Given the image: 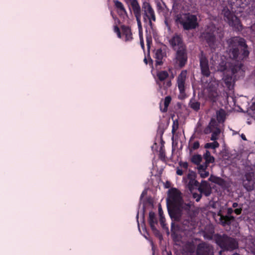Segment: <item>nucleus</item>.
Returning <instances> with one entry per match:
<instances>
[{
    "label": "nucleus",
    "instance_id": "nucleus-50",
    "mask_svg": "<svg viewBox=\"0 0 255 255\" xmlns=\"http://www.w3.org/2000/svg\"><path fill=\"white\" fill-rule=\"evenodd\" d=\"M139 38H140V43L141 46L142 48L143 49H144V42H143L142 34H140Z\"/></svg>",
    "mask_w": 255,
    "mask_h": 255
},
{
    "label": "nucleus",
    "instance_id": "nucleus-55",
    "mask_svg": "<svg viewBox=\"0 0 255 255\" xmlns=\"http://www.w3.org/2000/svg\"><path fill=\"white\" fill-rule=\"evenodd\" d=\"M251 109L253 111H255V102L251 106Z\"/></svg>",
    "mask_w": 255,
    "mask_h": 255
},
{
    "label": "nucleus",
    "instance_id": "nucleus-47",
    "mask_svg": "<svg viewBox=\"0 0 255 255\" xmlns=\"http://www.w3.org/2000/svg\"><path fill=\"white\" fill-rule=\"evenodd\" d=\"M198 166L197 169L198 172L202 171V170H206V165H203L202 164L199 163V165H197Z\"/></svg>",
    "mask_w": 255,
    "mask_h": 255
},
{
    "label": "nucleus",
    "instance_id": "nucleus-43",
    "mask_svg": "<svg viewBox=\"0 0 255 255\" xmlns=\"http://www.w3.org/2000/svg\"><path fill=\"white\" fill-rule=\"evenodd\" d=\"M232 77L231 76H227L225 79V82L227 86H230L232 84Z\"/></svg>",
    "mask_w": 255,
    "mask_h": 255
},
{
    "label": "nucleus",
    "instance_id": "nucleus-42",
    "mask_svg": "<svg viewBox=\"0 0 255 255\" xmlns=\"http://www.w3.org/2000/svg\"><path fill=\"white\" fill-rule=\"evenodd\" d=\"M178 128V122L177 120L173 121V124L172 126V132L174 133Z\"/></svg>",
    "mask_w": 255,
    "mask_h": 255
},
{
    "label": "nucleus",
    "instance_id": "nucleus-49",
    "mask_svg": "<svg viewBox=\"0 0 255 255\" xmlns=\"http://www.w3.org/2000/svg\"><path fill=\"white\" fill-rule=\"evenodd\" d=\"M242 207H240L239 208H236L234 210V212L237 215H240L242 213Z\"/></svg>",
    "mask_w": 255,
    "mask_h": 255
},
{
    "label": "nucleus",
    "instance_id": "nucleus-61",
    "mask_svg": "<svg viewBox=\"0 0 255 255\" xmlns=\"http://www.w3.org/2000/svg\"><path fill=\"white\" fill-rule=\"evenodd\" d=\"M216 112H225L224 111V110H223L222 109H220L219 110H218Z\"/></svg>",
    "mask_w": 255,
    "mask_h": 255
},
{
    "label": "nucleus",
    "instance_id": "nucleus-44",
    "mask_svg": "<svg viewBox=\"0 0 255 255\" xmlns=\"http://www.w3.org/2000/svg\"><path fill=\"white\" fill-rule=\"evenodd\" d=\"M182 108V104L180 102H177L174 105V108L172 112L175 111H178L181 109Z\"/></svg>",
    "mask_w": 255,
    "mask_h": 255
},
{
    "label": "nucleus",
    "instance_id": "nucleus-31",
    "mask_svg": "<svg viewBox=\"0 0 255 255\" xmlns=\"http://www.w3.org/2000/svg\"><path fill=\"white\" fill-rule=\"evenodd\" d=\"M114 2L115 6L117 9H119L120 10L124 12H126V9L125 8V7L122 2L118 0H115Z\"/></svg>",
    "mask_w": 255,
    "mask_h": 255
},
{
    "label": "nucleus",
    "instance_id": "nucleus-1",
    "mask_svg": "<svg viewBox=\"0 0 255 255\" xmlns=\"http://www.w3.org/2000/svg\"><path fill=\"white\" fill-rule=\"evenodd\" d=\"M228 2L231 10L228 7H224L222 11L225 21L235 30L241 31L243 29V25L240 19L234 13L236 12V8L246 7L249 4V0H228Z\"/></svg>",
    "mask_w": 255,
    "mask_h": 255
},
{
    "label": "nucleus",
    "instance_id": "nucleus-23",
    "mask_svg": "<svg viewBox=\"0 0 255 255\" xmlns=\"http://www.w3.org/2000/svg\"><path fill=\"white\" fill-rule=\"evenodd\" d=\"M245 118L247 120L248 125L251 124L252 121H255V113H244Z\"/></svg>",
    "mask_w": 255,
    "mask_h": 255
},
{
    "label": "nucleus",
    "instance_id": "nucleus-35",
    "mask_svg": "<svg viewBox=\"0 0 255 255\" xmlns=\"http://www.w3.org/2000/svg\"><path fill=\"white\" fill-rule=\"evenodd\" d=\"M254 174L253 172L246 173L245 175V180L254 181Z\"/></svg>",
    "mask_w": 255,
    "mask_h": 255
},
{
    "label": "nucleus",
    "instance_id": "nucleus-13",
    "mask_svg": "<svg viewBox=\"0 0 255 255\" xmlns=\"http://www.w3.org/2000/svg\"><path fill=\"white\" fill-rule=\"evenodd\" d=\"M169 43L174 51L186 48L181 36L177 34L169 40Z\"/></svg>",
    "mask_w": 255,
    "mask_h": 255
},
{
    "label": "nucleus",
    "instance_id": "nucleus-28",
    "mask_svg": "<svg viewBox=\"0 0 255 255\" xmlns=\"http://www.w3.org/2000/svg\"><path fill=\"white\" fill-rule=\"evenodd\" d=\"M189 104L190 107L195 111H197L200 109V103L199 102L195 101L194 99H191Z\"/></svg>",
    "mask_w": 255,
    "mask_h": 255
},
{
    "label": "nucleus",
    "instance_id": "nucleus-59",
    "mask_svg": "<svg viewBox=\"0 0 255 255\" xmlns=\"http://www.w3.org/2000/svg\"><path fill=\"white\" fill-rule=\"evenodd\" d=\"M144 63H145L146 64H147L148 63L147 60V59H146V57H145V58H144Z\"/></svg>",
    "mask_w": 255,
    "mask_h": 255
},
{
    "label": "nucleus",
    "instance_id": "nucleus-41",
    "mask_svg": "<svg viewBox=\"0 0 255 255\" xmlns=\"http://www.w3.org/2000/svg\"><path fill=\"white\" fill-rule=\"evenodd\" d=\"M198 173L200 174L201 177L203 178L208 177L209 175V172L206 171V170H202V171H199Z\"/></svg>",
    "mask_w": 255,
    "mask_h": 255
},
{
    "label": "nucleus",
    "instance_id": "nucleus-4",
    "mask_svg": "<svg viewBox=\"0 0 255 255\" xmlns=\"http://www.w3.org/2000/svg\"><path fill=\"white\" fill-rule=\"evenodd\" d=\"M175 21L176 23L180 24L185 30L195 29L199 25L197 16L190 13L177 14Z\"/></svg>",
    "mask_w": 255,
    "mask_h": 255
},
{
    "label": "nucleus",
    "instance_id": "nucleus-46",
    "mask_svg": "<svg viewBox=\"0 0 255 255\" xmlns=\"http://www.w3.org/2000/svg\"><path fill=\"white\" fill-rule=\"evenodd\" d=\"M197 187L208 188L209 187L208 186V183L207 181L202 180L201 184H199Z\"/></svg>",
    "mask_w": 255,
    "mask_h": 255
},
{
    "label": "nucleus",
    "instance_id": "nucleus-12",
    "mask_svg": "<svg viewBox=\"0 0 255 255\" xmlns=\"http://www.w3.org/2000/svg\"><path fill=\"white\" fill-rule=\"evenodd\" d=\"M131 6L137 21L139 35L142 34L141 32L142 25L141 22V9L139 4L137 0H132L131 2Z\"/></svg>",
    "mask_w": 255,
    "mask_h": 255
},
{
    "label": "nucleus",
    "instance_id": "nucleus-30",
    "mask_svg": "<svg viewBox=\"0 0 255 255\" xmlns=\"http://www.w3.org/2000/svg\"><path fill=\"white\" fill-rule=\"evenodd\" d=\"M221 132V130L220 128H216V129H214V130L212 132V135L211 137V140L213 141H216L218 138V135Z\"/></svg>",
    "mask_w": 255,
    "mask_h": 255
},
{
    "label": "nucleus",
    "instance_id": "nucleus-6",
    "mask_svg": "<svg viewBox=\"0 0 255 255\" xmlns=\"http://www.w3.org/2000/svg\"><path fill=\"white\" fill-rule=\"evenodd\" d=\"M217 31L215 26L208 27L206 30L201 34V37L205 41L211 50H215L218 41L216 38Z\"/></svg>",
    "mask_w": 255,
    "mask_h": 255
},
{
    "label": "nucleus",
    "instance_id": "nucleus-17",
    "mask_svg": "<svg viewBox=\"0 0 255 255\" xmlns=\"http://www.w3.org/2000/svg\"><path fill=\"white\" fill-rule=\"evenodd\" d=\"M148 223L153 233L155 235H158L159 234V231L155 227V225L157 224V220L155 216V214L152 211L149 213Z\"/></svg>",
    "mask_w": 255,
    "mask_h": 255
},
{
    "label": "nucleus",
    "instance_id": "nucleus-3",
    "mask_svg": "<svg viewBox=\"0 0 255 255\" xmlns=\"http://www.w3.org/2000/svg\"><path fill=\"white\" fill-rule=\"evenodd\" d=\"M181 192L175 188L168 190L167 206L168 214L172 221H178L180 216V207L183 202Z\"/></svg>",
    "mask_w": 255,
    "mask_h": 255
},
{
    "label": "nucleus",
    "instance_id": "nucleus-26",
    "mask_svg": "<svg viewBox=\"0 0 255 255\" xmlns=\"http://www.w3.org/2000/svg\"><path fill=\"white\" fill-rule=\"evenodd\" d=\"M202 160V157L200 154H195L192 156L191 161V162L196 164L199 165L201 163Z\"/></svg>",
    "mask_w": 255,
    "mask_h": 255
},
{
    "label": "nucleus",
    "instance_id": "nucleus-37",
    "mask_svg": "<svg viewBox=\"0 0 255 255\" xmlns=\"http://www.w3.org/2000/svg\"><path fill=\"white\" fill-rule=\"evenodd\" d=\"M192 197L196 202H199L202 197V195L200 192L199 193L194 192L192 193Z\"/></svg>",
    "mask_w": 255,
    "mask_h": 255
},
{
    "label": "nucleus",
    "instance_id": "nucleus-57",
    "mask_svg": "<svg viewBox=\"0 0 255 255\" xmlns=\"http://www.w3.org/2000/svg\"><path fill=\"white\" fill-rule=\"evenodd\" d=\"M210 163L207 162V161L205 160V162L204 163H203V164H202L203 165H206V168L207 169V168L208 167V166H209V164Z\"/></svg>",
    "mask_w": 255,
    "mask_h": 255
},
{
    "label": "nucleus",
    "instance_id": "nucleus-32",
    "mask_svg": "<svg viewBox=\"0 0 255 255\" xmlns=\"http://www.w3.org/2000/svg\"><path fill=\"white\" fill-rule=\"evenodd\" d=\"M159 158L162 161L165 160V152L163 146H161L160 148L159 151Z\"/></svg>",
    "mask_w": 255,
    "mask_h": 255
},
{
    "label": "nucleus",
    "instance_id": "nucleus-48",
    "mask_svg": "<svg viewBox=\"0 0 255 255\" xmlns=\"http://www.w3.org/2000/svg\"><path fill=\"white\" fill-rule=\"evenodd\" d=\"M179 165L182 168H183L184 169H185L186 170L187 169L188 167V164L187 162H180Z\"/></svg>",
    "mask_w": 255,
    "mask_h": 255
},
{
    "label": "nucleus",
    "instance_id": "nucleus-27",
    "mask_svg": "<svg viewBox=\"0 0 255 255\" xmlns=\"http://www.w3.org/2000/svg\"><path fill=\"white\" fill-rule=\"evenodd\" d=\"M198 190L201 195L203 194L205 196L208 197L211 194V189L210 187L202 188L198 187Z\"/></svg>",
    "mask_w": 255,
    "mask_h": 255
},
{
    "label": "nucleus",
    "instance_id": "nucleus-11",
    "mask_svg": "<svg viewBox=\"0 0 255 255\" xmlns=\"http://www.w3.org/2000/svg\"><path fill=\"white\" fill-rule=\"evenodd\" d=\"M196 173L191 170H189L187 175L183 178V181L191 192L199 185V182L196 180Z\"/></svg>",
    "mask_w": 255,
    "mask_h": 255
},
{
    "label": "nucleus",
    "instance_id": "nucleus-56",
    "mask_svg": "<svg viewBox=\"0 0 255 255\" xmlns=\"http://www.w3.org/2000/svg\"><path fill=\"white\" fill-rule=\"evenodd\" d=\"M239 206V204L238 203H236V202H234L233 203V205H232V207L234 208H236L237 207H238Z\"/></svg>",
    "mask_w": 255,
    "mask_h": 255
},
{
    "label": "nucleus",
    "instance_id": "nucleus-10",
    "mask_svg": "<svg viewBox=\"0 0 255 255\" xmlns=\"http://www.w3.org/2000/svg\"><path fill=\"white\" fill-rule=\"evenodd\" d=\"M174 62L179 68L185 66L187 63L188 56L186 48L175 50Z\"/></svg>",
    "mask_w": 255,
    "mask_h": 255
},
{
    "label": "nucleus",
    "instance_id": "nucleus-19",
    "mask_svg": "<svg viewBox=\"0 0 255 255\" xmlns=\"http://www.w3.org/2000/svg\"><path fill=\"white\" fill-rule=\"evenodd\" d=\"M220 223L223 226H229L235 220V217L233 216L223 215L219 214Z\"/></svg>",
    "mask_w": 255,
    "mask_h": 255
},
{
    "label": "nucleus",
    "instance_id": "nucleus-21",
    "mask_svg": "<svg viewBox=\"0 0 255 255\" xmlns=\"http://www.w3.org/2000/svg\"><path fill=\"white\" fill-rule=\"evenodd\" d=\"M172 101V98L170 96H167L165 97L164 99H162L161 101L160 104V107L161 109V103L163 102V111L162 112H167L168 107L171 103Z\"/></svg>",
    "mask_w": 255,
    "mask_h": 255
},
{
    "label": "nucleus",
    "instance_id": "nucleus-2",
    "mask_svg": "<svg viewBox=\"0 0 255 255\" xmlns=\"http://www.w3.org/2000/svg\"><path fill=\"white\" fill-rule=\"evenodd\" d=\"M229 55L231 58L238 61H241L248 57L250 52L245 39L235 36L227 41Z\"/></svg>",
    "mask_w": 255,
    "mask_h": 255
},
{
    "label": "nucleus",
    "instance_id": "nucleus-20",
    "mask_svg": "<svg viewBox=\"0 0 255 255\" xmlns=\"http://www.w3.org/2000/svg\"><path fill=\"white\" fill-rule=\"evenodd\" d=\"M122 32L125 35V40L126 41H131L132 39V34L130 28L125 25L121 26Z\"/></svg>",
    "mask_w": 255,
    "mask_h": 255
},
{
    "label": "nucleus",
    "instance_id": "nucleus-38",
    "mask_svg": "<svg viewBox=\"0 0 255 255\" xmlns=\"http://www.w3.org/2000/svg\"><path fill=\"white\" fill-rule=\"evenodd\" d=\"M213 182L219 185H223L225 183L224 180L221 177H216Z\"/></svg>",
    "mask_w": 255,
    "mask_h": 255
},
{
    "label": "nucleus",
    "instance_id": "nucleus-24",
    "mask_svg": "<svg viewBox=\"0 0 255 255\" xmlns=\"http://www.w3.org/2000/svg\"><path fill=\"white\" fill-rule=\"evenodd\" d=\"M204 159L208 163H213L215 161V158L211 155L210 152L206 150V152L203 155Z\"/></svg>",
    "mask_w": 255,
    "mask_h": 255
},
{
    "label": "nucleus",
    "instance_id": "nucleus-63",
    "mask_svg": "<svg viewBox=\"0 0 255 255\" xmlns=\"http://www.w3.org/2000/svg\"><path fill=\"white\" fill-rule=\"evenodd\" d=\"M253 12H254V15H255V8H254V9Z\"/></svg>",
    "mask_w": 255,
    "mask_h": 255
},
{
    "label": "nucleus",
    "instance_id": "nucleus-39",
    "mask_svg": "<svg viewBox=\"0 0 255 255\" xmlns=\"http://www.w3.org/2000/svg\"><path fill=\"white\" fill-rule=\"evenodd\" d=\"M191 150H196L199 148L200 143L198 141H195L192 144L190 145Z\"/></svg>",
    "mask_w": 255,
    "mask_h": 255
},
{
    "label": "nucleus",
    "instance_id": "nucleus-18",
    "mask_svg": "<svg viewBox=\"0 0 255 255\" xmlns=\"http://www.w3.org/2000/svg\"><path fill=\"white\" fill-rule=\"evenodd\" d=\"M166 56L165 52L163 51L161 48L157 49L155 52V66H161L163 64L162 59Z\"/></svg>",
    "mask_w": 255,
    "mask_h": 255
},
{
    "label": "nucleus",
    "instance_id": "nucleus-16",
    "mask_svg": "<svg viewBox=\"0 0 255 255\" xmlns=\"http://www.w3.org/2000/svg\"><path fill=\"white\" fill-rule=\"evenodd\" d=\"M187 76V71L183 70L177 77V86L180 93L185 92V84Z\"/></svg>",
    "mask_w": 255,
    "mask_h": 255
},
{
    "label": "nucleus",
    "instance_id": "nucleus-7",
    "mask_svg": "<svg viewBox=\"0 0 255 255\" xmlns=\"http://www.w3.org/2000/svg\"><path fill=\"white\" fill-rule=\"evenodd\" d=\"M193 206L191 203L181 204L180 207V216L178 221H174L175 222L183 223V225H187L189 223L191 219L194 216V211L191 209Z\"/></svg>",
    "mask_w": 255,
    "mask_h": 255
},
{
    "label": "nucleus",
    "instance_id": "nucleus-60",
    "mask_svg": "<svg viewBox=\"0 0 255 255\" xmlns=\"http://www.w3.org/2000/svg\"><path fill=\"white\" fill-rule=\"evenodd\" d=\"M242 138H243L244 140H246V136H245V135L244 134H242Z\"/></svg>",
    "mask_w": 255,
    "mask_h": 255
},
{
    "label": "nucleus",
    "instance_id": "nucleus-45",
    "mask_svg": "<svg viewBox=\"0 0 255 255\" xmlns=\"http://www.w3.org/2000/svg\"><path fill=\"white\" fill-rule=\"evenodd\" d=\"M114 31L115 33H117L118 37L119 38H121L122 37L120 29L119 27L117 25L114 26Z\"/></svg>",
    "mask_w": 255,
    "mask_h": 255
},
{
    "label": "nucleus",
    "instance_id": "nucleus-9",
    "mask_svg": "<svg viewBox=\"0 0 255 255\" xmlns=\"http://www.w3.org/2000/svg\"><path fill=\"white\" fill-rule=\"evenodd\" d=\"M169 75L166 71H158L156 73V83L158 86V90H167L171 86V80L168 79Z\"/></svg>",
    "mask_w": 255,
    "mask_h": 255
},
{
    "label": "nucleus",
    "instance_id": "nucleus-33",
    "mask_svg": "<svg viewBox=\"0 0 255 255\" xmlns=\"http://www.w3.org/2000/svg\"><path fill=\"white\" fill-rule=\"evenodd\" d=\"M242 66L243 64L242 63L234 66L231 68L232 73L233 74H235V73H237L239 70L241 69Z\"/></svg>",
    "mask_w": 255,
    "mask_h": 255
},
{
    "label": "nucleus",
    "instance_id": "nucleus-36",
    "mask_svg": "<svg viewBox=\"0 0 255 255\" xmlns=\"http://www.w3.org/2000/svg\"><path fill=\"white\" fill-rule=\"evenodd\" d=\"M146 45L148 49L149 50L150 47V45L152 44V37L150 35H147L146 36Z\"/></svg>",
    "mask_w": 255,
    "mask_h": 255
},
{
    "label": "nucleus",
    "instance_id": "nucleus-62",
    "mask_svg": "<svg viewBox=\"0 0 255 255\" xmlns=\"http://www.w3.org/2000/svg\"><path fill=\"white\" fill-rule=\"evenodd\" d=\"M153 60L151 59V58H149V63L151 64H152Z\"/></svg>",
    "mask_w": 255,
    "mask_h": 255
},
{
    "label": "nucleus",
    "instance_id": "nucleus-51",
    "mask_svg": "<svg viewBox=\"0 0 255 255\" xmlns=\"http://www.w3.org/2000/svg\"><path fill=\"white\" fill-rule=\"evenodd\" d=\"M219 69L221 71H224L227 69V66L226 64L224 65H222L220 64Z\"/></svg>",
    "mask_w": 255,
    "mask_h": 255
},
{
    "label": "nucleus",
    "instance_id": "nucleus-29",
    "mask_svg": "<svg viewBox=\"0 0 255 255\" xmlns=\"http://www.w3.org/2000/svg\"><path fill=\"white\" fill-rule=\"evenodd\" d=\"M219 146V143L217 141H214L213 142H208L205 144L204 147L205 148H211L215 149Z\"/></svg>",
    "mask_w": 255,
    "mask_h": 255
},
{
    "label": "nucleus",
    "instance_id": "nucleus-58",
    "mask_svg": "<svg viewBox=\"0 0 255 255\" xmlns=\"http://www.w3.org/2000/svg\"><path fill=\"white\" fill-rule=\"evenodd\" d=\"M164 218L161 216V217H160V222L161 223V224H162L164 222Z\"/></svg>",
    "mask_w": 255,
    "mask_h": 255
},
{
    "label": "nucleus",
    "instance_id": "nucleus-25",
    "mask_svg": "<svg viewBox=\"0 0 255 255\" xmlns=\"http://www.w3.org/2000/svg\"><path fill=\"white\" fill-rule=\"evenodd\" d=\"M216 119L219 124L223 123L226 118V113H216Z\"/></svg>",
    "mask_w": 255,
    "mask_h": 255
},
{
    "label": "nucleus",
    "instance_id": "nucleus-34",
    "mask_svg": "<svg viewBox=\"0 0 255 255\" xmlns=\"http://www.w3.org/2000/svg\"><path fill=\"white\" fill-rule=\"evenodd\" d=\"M218 123L215 118H212L208 125L210 126L214 129H216V128H219Z\"/></svg>",
    "mask_w": 255,
    "mask_h": 255
},
{
    "label": "nucleus",
    "instance_id": "nucleus-54",
    "mask_svg": "<svg viewBox=\"0 0 255 255\" xmlns=\"http://www.w3.org/2000/svg\"><path fill=\"white\" fill-rule=\"evenodd\" d=\"M158 212H159L160 217H161V216H162V214H163V211H162V209L160 206H159L158 207Z\"/></svg>",
    "mask_w": 255,
    "mask_h": 255
},
{
    "label": "nucleus",
    "instance_id": "nucleus-8",
    "mask_svg": "<svg viewBox=\"0 0 255 255\" xmlns=\"http://www.w3.org/2000/svg\"><path fill=\"white\" fill-rule=\"evenodd\" d=\"M141 9V15H142L143 21L147 22L148 21L149 25L152 27V21L156 20V16L154 10L152 7L151 4L147 1L144 0L142 2Z\"/></svg>",
    "mask_w": 255,
    "mask_h": 255
},
{
    "label": "nucleus",
    "instance_id": "nucleus-5",
    "mask_svg": "<svg viewBox=\"0 0 255 255\" xmlns=\"http://www.w3.org/2000/svg\"><path fill=\"white\" fill-rule=\"evenodd\" d=\"M215 240L217 244L224 251H233L239 247L237 240L226 234H216L215 235Z\"/></svg>",
    "mask_w": 255,
    "mask_h": 255
},
{
    "label": "nucleus",
    "instance_id": "nucleus-40",
    "mask_svg": "<svg viewBox=\"0 0 255 255\" xmlns=\"http://www.w3.org/2000/svg\"><path fill=\"white\" fill-rule=\"evenodd\" d=\"M214 129L210 126L208 125L204 130V133L205 134H208L211 133Z\"/></svg>",
    "mask_w": 255,
    "mask_h": 255
},
{
    "label": "nucleus",
    "instance_id": "nucleus-14",
    "mask_svg": "<svg viewBox=\"0 0 255 255\" xmlns=\"http://www.w3.org/2000/svg\"><path fill=\"white\" fill-rule=\"evenodd\" d=\"M197 255H214L213 247L208 244H199L197 248Z\"/></svg>",
    "mask_w": 255,
    "mask_h": 255
},
{
    "label": "nucleus",
    "instance_id": "nucleus-52",
    "mask_svg": "<svg viewBox=\"0 0 255 255\" xmlns=\"http://www.w3.org/2000/svg\"><path fill=\"white\" fill-rule=\"evenodd\" d=\"M176 174L178 175H182L183 174V171L179 167H177L176 169Z\"/></svg>",
    "mask_w": 255,
    "mask_h": 255
},
{
    "label": "nucleus",
    "instance_id": "nucleus-15",
    "mask_svg": "<svg viewBox=\"0 0 255 255\" xmlns=\"http://www.w3.org/2000/svg\"><path fill=\"white\" fill-rule=\"evenodd\" d=\"M200 66L201 71V74L205 77L210 76L211 72L209 67V62L207 58L202 54L200 57Z\"/></svg>",
    "mask_w": 255,
    "mask_h": 255
},
{
    "label": "nucleus",
    "instance_id": "nucleus-64",
    "mask_svg": "<svg viewBox=\"0 0 255 255\" xmlns=\"http://www.w3.org/2000/svg\"><path fill=\"white\" fill-rule=\"evenodd\" d=\"M233 255H240L238 253H235V254H234Z\"/></svg>",
    "mask_w": 255,
    "mask_h": 255
},
{
    "label": "nucleus",
    "instance_id": "nucleus-22",
    "mask_svg": "<svg viewBox=\"0 0 255 255\" xmlns=\"http://www.w3.org/2000/svg\"><path fill=\"white\" fill-rule=\"evenodd\" d=\"M254 181L244 180L243 182V184L244 187L248 190L251 191L253 190L254 187Z\"/></svg>",
    "mask_w": 255,
    "mask_h": 255
},
{
    "label": "nucleus",
    "instance_id": "nucleus-53",
    "mask_svg": "<svg viewBox=\"0 0 255 255\" xmlns=\"http://www.w3.org/2000/svg\"><path fill=\"white\" fill-rule=\"evenodd\" d=\"M234 212V210L231 208H229L227 209V216H231V214Z\"/></svg>",
    "mask_w": 255,
    "mask_h": 255
}]
</instances>
